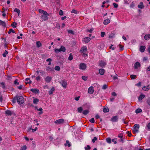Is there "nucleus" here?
Here are the masks:
<instances>
[{
    "label": "nucleus",
    "instance_id": "obj_33",
    "mask_svg": "<svg viewBox=\"0 0 150 150\" xmlns=\"http://www.w3.org/2000/svg\"><path fill=\"white\" fill-rule=\"evenodd\" d=\"M130 78L132 79H134L137 78V76L136 75L132 74L130 75Z\"/></svg>",
    "mask_w": 150,
    "mask_h": 150
},
{
    "label": "nucleus",
    "instance_id": "obj_30",
    "mask_svg": "<svg viewBox=\"0 0 150 150\" xmlns=\"http://www.w3.org/2000/svg\"><path fill=\"white\" fill-rule=\"evenodd\" d=\"M36 44L37 46L38 47H39L41 46L42 44L39 41H37L36 42Z\"/></svg>",
    "mask_w": 150,
    "mask_h": 150
},
{
    "label": "nucleus",
    "instance_id": "obj_40",
    "mask_svg": "<svg viewBox=\"0 0 150 150\" xmlns=\"http://www.w3.org/2000/svg\"><path fill=\"white\" fill-rule=\"evenodd\" d=\"M142 111V110L141 109L138 108L136 110L135 112L136 113H138L141 112Z\"/></svg>",
    "mask_w": 150,
    "mask_h": 150
},
{
    "label": "nucleus",
    "instance_id": "obj_21",
    "mask_svg": "<svg viewBox=\"0 0 150 150\" xmlns=\"http://www.w3.org/2000/svg\"><path fill=\"white\" fill-rule=\"evenodd\" d=\"M0 25H1L4 27H6V24L5 22L0 20Z\"/></svg>",
    "mask_w": 150,
    "mask_h": 150
},
{
    "label": "nucleus",
    "instance_id": "obj_32",
    "mask_svg": "<svg viewBox=\"0 0 150 150\" xmlns=\"http://www.w3.org/2000/svg\"><path fill=\"white\" fill-rule=\"evenodd\" d=\"M16 100L17 101V96H16L13 98L12 100V102L14 103L16 102Z\"/></svg>",
    "mask_w": 150,
    "mask_h": 150
},
{
    "label": "nucleus",
    "instance_id": "obj_27",
    "mask_svg": "<svg viewBox=\"0 0 150 150\" xmlns=\"http://www.w3.org/2000/svg\"><path fill=\"white\" fill-rule=\"evenodd\" d=\"M89 112V110H83L82 112L83 114L84 115H86Z\"/></svg>",
    "mask_w": 150,
    "mask_h": 150
},
{
    "label": "nucleus",
    "instance_id": "obj_48",
    "mask_svg": "<svg viewBox=\"0 0 150 150\" xmlns=\"http://www.w3.org/2000/svg\"><path fill=\"white\" fill-rule=\"evenodd\" d=\"M8 53V52L6 50H5L4 53L2 55L4 57H5L6 56V54H7Z\"/></svg>",
    "mask_w": 150,
    "mask_h": 150
},
{
    "label": "nucleus",
    "instance_id": "obj_53",
    "mask_svg": "<svg viewBox=\"0 0 150 150\" xmlns=\"http://www.w3.org/2000/svg\"><path fill=\"white\" fill-rule=\"evenodd\" d=\"M82 79L84 81H86L87 80L88 78L87 76H82Z\"/></svg>",
    "mask_w": 150,
    "mask_h": 150
},
{
    "label": "nucleus",
    "instance_id": "obj_35",
    "mask_svg": "<svg viewBox=\"0 0 150 150\" xmlns=\"http://www.w3.org/2000/svg\"><path fill=\"white\" fill-rule=\"evenodd\" d=\"M17 25V23H16L13 22L11 24V25L13 27V28H16Z\"/></svg>",
    "mask_w": 150,
    "mask_h": 150
},
{
    "label": "nucleus",
    "instance_id": "obj_34",
    "mask_svg": "<svg viewBox=\"0 0 150 150\" xmlns=\"http://www.w3.org/2000/svg\"><path fill=\"white\" fill-rule=\"evenodd\" d=\"M46 69L47 71H52L53 70V68L48 66L46 67Z\"/></svg>",
    "mask_w": 150,
    "mask_h": 150
},
{
    "label": "nucleus",
    "instance_id": "obj_28",
    "mask_svg": "<svg viewBox=\"0 0 150 150\" xmlns=\"http://www.w3.org/2000/svg\"><path fill=\"white\" fill-rule=\"evenodd\" d=\"M60 49L62 52H65L66 50L65 48L63 46H61Z\"/></svg>",
    "mask_w": 150,
    "mask_h": 150
},
{
    "label": "nucleus",
    "instance_id": "obj_60",
    "mask_svg": "<svg viewBox=\"0 0 150 150\" xmlns=\"http://www.w3.org/2000/svg\"><path fill=\"white\" fill-rule=\"evenodd\" d=\"M43 14V15H47L48 16H49V13H48L46 11H44Z\"/></svg>",
    "mask_w": 150,
    "mask_h": 150
},
{
    "label": "nucleus",
    "instance_id": "obj_37",
    "mask_svg": "<svg viewBox=\"0 0 150 150\" xmlns=\"http://www.w3.org/2000/svg\"><path fill=\"white\" fill-rule=\"evenodd\" d=\"M107 142L109 144L111 143V139L110 138L108 137L106 139Z\"/></svg>",
    "mask_w": 150,
    "mask_h": 150
},
{
    "label": "nucleus",
    "instance_id": "obj_51",
    "mask_svg": "<svg viewBox=\"0 0 150 150\" xmlns=\"http://www.w3.org/2000/svg\"><path fill=\"white\" fill-rule=\"evenodd\" d=\"M11 32H12L13 33H15V31L13 30L12 29H10L9 31L8 32V33L9 34H10Z\"/></svg>",
    "mask_w": 150,
    "mask_h": 150
},
{
    "label": "nucleus",
    "instance_id": "obj_56",
    "mask_svg": "<svg viewBox=\"0 0 150 150\" xmlns=\"http://www.w3.org/2000/svg\"><path fill=\"white\" fill-rule=\"evenodd\" d=\"M90 122L92 123H94L95 122L94 119L93 118H92L91 119L89 120Z\"/></svg>",
    "mask_w": 150,
    "mask_h": 150
},
{
    "label": "nucleus",
    "instance_id": "obj_23",
    "mask_svg": "<svg viewBox=\"0 0 150 150\" xmlns=\"http://www.w3.org/2000/svg\"><path fill=\"white\" fill-rule=\"evenodd\" d=\"M145 97V95L143 94H141L139 96L138 98V99L139 100H142L143 98Z\"/></svg>",
    "mask_w": 150,
    "mask_h": 150
},
{
    "label": "nucleus",
    "instance_id": "obj_64",
    "mask_svg": "<svg viewBox=\"0 0 150 150\" xmlns=\"http://www.w3.org/2000/svg\"><path fill=\"white\" fill-rule=\"evenodd\" d=\"M59 14L60 16H62L63 15V12L62 10H60L59 13Z\"/></svg>",
    "mask_w": 150,
    "mask_h": 150
},
{
    "label": "nucleus",
    "instance_id": "obj_20",
    "mask_svg": "<svg viewBox=\"0 0 150 150\" xmlns=\"http://www.w3.org/2000/svg\"><path fill=\"white\" fill-rule=\"evenodd\" d=\"M110 20L109 19H107L104 21L103 23L105 25H107L110 23Z\"/></svg>",
    "mask_w": 150,
    "mask_h": 150
},
{
    "label": "nucleus",
    "instance_id": "obj_49",
    "mask_svg": "<svg viewBox=\"0 0 150 150\" xmlns=\"http://www.w3.org/2000/svg\"><path fill=\"white\" fill-rule=\"evenodd\" d=\"M91 148V147L88 145H87L86 147H85V150H89Z\"/></svg>",
    "mask_w": 150,
    "mask_h": 150
},
{
    "label": "nucleus",
    "instance_id": "obj_6",
    "mask_svg": "<svg viewBox=\"0 0 150 150\" xmlns=\"http://www.w3.org/2000/svg\"><path fill=\"white\" fill-rule=\"evenodd\" d=\"M87 50L86 47V46H84L81 48V49L80 50V52L84 53V52H86Z\"/></svg>",
    "mask_w": 150,
    "mask_h": 150
},
{
    "label": "nucleus",
    "instance_id": "obj_57",
    "mask_svg": "<svg viewBox=\"0 0 150 150\" xmlns=\"http://www.w3.org/2000/svg\"><path fill=\"white\" fill-rule=\"evenodd\" d=\"M93 30V28H92L90 30H87V32H89V33H91Z\"/></svg>",
    "mask_w": 150,
    "mask_h": 150
},
{
    "label": "nucleus",
    "instance_id": "obj_25",
    "mask_svg": "<svg viewBox=\"0 0 150 150\" xmlns=\"http://www.w3.org/2000/svg\"><path fill=\"white\" fill-rule=\"evenodd\" d=\"M54 90V88L53 87H52L51 90L49 91V93L50 95L52 94L53 93Z\"/></svg>",
    "mask_w": 150,
    "mask_h": 150
},
{
    "label": "nucleus",
    "instance_id": "obj_9",
    "mask_svg": "<svg viewBox=\"0 0 150 150\" xmlns=\"http://www.w3.org/2000/svg\"><path fill=\"white\" fill-rule=\"evenodd\" d=\"M30 91L35 93H40L39 90L36 89L32 88L31 89Z\"/></svg>",
    "mask_w": 150,
    "mask_h": 150
},
{
    "label": "nucleus",
    "instance_id": "obj_7",
    "mask_svg": "<svg viewBox=\"0 0 150 150\" xmlns=\"http://www.w3.org/2000/svg\"><path fill=\"white\" fill-rule=\"evenodd\" d=\"M52 80V77L49 76H48L45 78V80L46 82L49 83Z\"/></svg>",
    "mask_w": 150,
    "mask_h": 150
},
{
    "label": "nucleus",
    "instance_id": "obj_39",
    "mask_svg": "<svg viewBox=\"0 0 150 150\" xmlns=\"http://www.w3.org/2000/svg\"><path fill=\"white\" fill-rule=\"evenodd\" d=\"M60 50V48L59 49H54V51H55V52L56 53H58L59 52H62L61 50Z\"/></svg>",
    "mask_w": 150,
    "mask_h": 150
},
{
    "label": "nucleus",
    "instance_id": "obj_13",
    "mask_svg": "<svg viewBox=\"0 0 150 150\" xmlns=\"http://www.w3.org/2000/svg\"><path fill=\"white\" fill-rule=\"evenodd\" d=\"M118 120V118L117 116H113L111 118V120L112 122H115L117 121Z\"/></svg>",
    "mask_w": 150,
    "mask_h": 150
},
{
    "label": "nucleus",
    "instance_id": "obj_15",
    "mask_svg": "<svg viewBox=\"0 0 150 150\" xmlns=\"http://www.w3.org/2000/svg\"><path fill=\"white\" fill-rule=\"evenodd\" d=\"M146 48V47L144 46H141L140 47V51L142 52H144Z\"/></svg>",
    "mask_w": 150,
    "mask_h": 150
},
{
    "label": "nucleus",
    "instance_id": "obj_42",
    "mask_svg": "<svg viewBox=\"0 0 150 150\" xmlns=\"http://www.w3.org/2000/svg\"><path fill=\"white\" fill-rule=\"evenodd\" d=\"M103 111L104 112H109V109L108 108H104L103 109Z\"/></svg>",
    "mask_w": 150,
    "mask_h": 150
},
{
    "label": "nucleus",
    "instance_id": "obj_63",
    "mask_svg": "<svg viewBox=\"0 0 150 150\" xmlns=\"http://www.w3.org/2000/svg\"><path fill=\"white\" fill-rule=\"evenodd\" d=\"M139 131V130L138 129H134L133 131V132H134V133H137Z\"/></svg>",
    "mask_w": 150,
    "mask_h": 150
},
{
    "label": "nucleus",
    "instance_id": "obj_31",
    "mask_svg": "<svg viewBox=\"0 0 150 150\" xmlns=\"http://www.w3.org/2000/svg\"><path fill=\"white\" fill-rule=\"evenodd\" d=\"M14 11L17 12L18 13V16H19L20 13V10L19 9L16 8L14 9Z\"/></svg>",
    "mask_w": 150,
    "mask_h": 150
},
{
    "label": "nucleus",
    "instance_id": "obj_61",
    "mask_svg": "<svg viewBox=\"0 0 150 150\" xmlns=\"http://www.w3.org/2000/svg\"><path fill=\"white\" fill-rule=\"evenodd\" d=\"M107 86L106 84H105L103 85L102 87V89H105L107 88Z\"/></svg>",
    "mask_w": 150,
    "mask_h": 150
},
{
    "label": "nucleus",
    "instance_id": "obj_19",
    "mask_svg": "<svg viewBox=\"0 0 150 150\" xmlns=\"http://www.w3.org/2000/svg\"><path fill=\"white\" fill-rule=\"evenodd\" d=\"M91 40V38L89 37H86L84 38V41L86 43L88 42Z\"/></svg>",
    "mask_w": 150,
    "mask_h": 150
},
{
    "label": "nucleus",
    "instance_id": "obj_4",
    "mask_svg": "<svg viewBox=\"0 0 150 150\" xmlns=\"http://www.w3.org/2000/svg\"><path fill=\"white\" fill-rule=\"evenodd\" d=\"M106 65V63L105 62L101 60L99 63V66L101 67H104Z\"/></svg>",
    "mask_w": 150,
    "mask_h": 150
},
{
    "label": "nucleus",
    "instance_id": "obj_3",
    "mask_svg": "<svg viewBox=\"0 0 150 150\" xmlns=\"http://www.w3.org/2000/svg\"><path fill=\"white\" fill-rule=\"evenodd\" d=\"M64 120L62 119L57 120L54 122V123L57 125L62 124L64 122Z\"/></svg>",
    "mask_w": 150,
    "mask_h": 150
},
{
    "label": "nucleus",
    "instance_id": "obj_12",
    "mask_svg": "<svg viewBox=\"0 0 150 150\" xmlns=\"http://www.w3.org/2000/svg\"><path fill=\"white\" fill-rule=\"evenodd\" d=\"M6 114L8 115H11L13 113V112L10 110H7L5 111Z\"/></svg>",
    "mask_w": 150,
    "mask_h": 150
},
{
    "label": "nucleus",
    "instance_id": "obj_55",
    "mask_svg": "<svg viewBox=\"0 0 150 150\" xmlns=\"http://www.w3.org/2000/svg\"><path fill=\"white\" fill-rule=\"evenodd\" d=\"M54 69L56 70L59 71L60 70V67L59 66H56L54 68Z\"/></svg>",
    "mask_w": 150,
    "mask_h": 150
},
{
    "label": "nucleus",
    "instance_id": "obj_45",
    "mask_svg": "<svg viewBox=\"0 0 150 150\" xmlns=\"http://www.w3.org/2000/svg\"><path fill=\"white\" fill-rule=\"evenodd\" d=\"M146 103L148 105L150 106V97L148 98L146 100Z\"/></svg>",
    "mask_w": 150,
    "mask_h": 150
},
{
    "label": "nucleus",
    "instance_id": "obj_50",
    "mask_svg": "<svg viewBox=\"0 0 150 150\" xmlns=\"http://www.w3.org/2000/svg\"><path fill=\"white\" fill-rule=\"evenodd\" d=\"M27 149V147L25 145L21 147V150H26Z\"/></svg>",
    "mask_w": 150,
    "mask_h": 150
},
{
    "label": "nucleus",
    "instance_id": "obj_2",
    "mask_svg": "<svg viewBox=\"0 0 150 150\" xmlns=\"http://www.w3.org/2000/svg\"><path fill=\"white\" fill-rule=\"evenodd\" d=\"M79 69L82 70H85L86 68V64L84 63H81L80 64L79 67Z\"/></svg>",
    "mask_w": 150,
    "mask_h": 150
},
{
    "label": "nucleus",
    "instance_id": "obj_14",
    "mask_svg": "<svg viewBox=\"0 0 150 150\" xmlns=\"http://www.w3.org/2000/svg\"><path fill=\"white\" fill-rule=\"evenodd\" d=\"M47 15H42V16L41 18L44 21H45L48 20V17L47 16Z\"/></svg>",
    "mask_w": 150,
    "mask_h": 150
},
{
    "label": "nucleus",
    "instance_id": "obj_41",
    "mask_svg": "<svg viewBox=\"0 0 150 150\" xmlns=\"http://www.w3.org/2000/svg\"><path fill=\"white\" fill-rule=\"evenodd\" d=\"M134 129H139V126L138 124H135L134 126Z\"/></svg>",
    "mask_w": 150,
    "mask_h": 150
},
{
    "label": "nucleus",
    "instance_id": "obj_10",
    "mask_svg": "<svg viewBox=\"0 0 150 150\" xmlns=\"http://www.w3.org/2000/svg\"><path fill=\"white\" fill-rule=\"evenodd\" d=\"M150 89V85H148L147 86H144L142 88V89L144 91H148Z\"/></svg>",
    "mask_w": 150,
    "mask_h": 150
},
{
    "label": "nucleus",
    "instance_id": "obj_52",
    "mask_svg": "<svg viewBox=\"0 0 150 150\" xmlns=\"http://www.w3.org/2000/svg\"><path fill=\"white\" fill-rule=\"evenodd\" d=\"M37 129H38V128L37 127H36L34 129H32L31 128H30L29 129V131H30V130H33V132H34V131H36L37 130Z\"/></svg>",
    "mask_w": 150,
    "mask_h": 150
},
{
    "label": "nucleus",
    "instance_id": "obj_1",
    "mask_svg": "<svg viewBox=\"0 0 150 150\" xmlns=\"http://www.w3.org/2000/svg\"><path fill=\"white\" fill-rule=\"evenodd\" d=\"M23 97L21 96H17V102L19 104H23L24 102Z\"/></svg>",
    "mask_w": 150,
    "mask_h": 150
},
{
    "label": "nucleus",
    "instance_id": "obj_17",
    "mask_svg": "<svg viewBox=\"0 0 150 150\" xmlns=\"http://www.w3.org/2000/svg\"><path fill=\"white\" fill-rule=\"evenodd\" d=\"M99 72L100 75H103L104 74L105 70L103 69H101L99 70Z\"/></svg>",
    "mask_w": 150,
    "mask_h": 150
},
{
    "label": "nucleus",
    "instance_id": "obj_26",
    "mask_svg": "<svg viewBox=\"0 0 150 150\" xmlns=\"http://www.w3.org/2000/svg\"><path fill=\"white\" fill-rule=\"evenodd\" d=\"M64 145L65 146H68L69 147L71 146V145L69 142V141L68 140H67L66 141V143Z\"/></svg>",
    "mask_w": 150,
    "mask_h": 150
},
{
    "label": "nucleus",
    "instance_id": "obj_47",
    "mask_svg": "<svg viewBox=\"0 0 150 150\" xmlns=\"http://www.w3.org/2000/svg\"><path fill=\"white\" fill-rule=\"evenodd\" d=\"M119 46L120 47V51H122L123 50V47L121 45L119 44Z\"/></svg>",
    "mask_w": 150,
    "mask_h": 150
},
{
    "label": "nucleus",
    "instance_id": "obj_44",
    "mask_svg": "<svg viewBox=\"0 0 150 150\" xmlns=\"http://www.w3.org/2000/svg\"><path fill=\"white\" fill-rule=\"evenodd\" d=\"M73 58V56L71 53L70 54L69 57H68V59L69 60H71Z\"/></svg>",
    "mask_w": 150,
    "mask_h": 150
},
{
    "label": "nucleus",
    "instance_id": "obj_62",
    "mask_svg": "<svg viewBox=\"0 0 150 150\" xmlns=\"http://www.w3.org/2000/svg\"><path fill=\"white\" fill-rule=\"evenodd\" d=\"M113 5L115 8H117L118 7V4L115 3L113 4Z\"/></svg>",
    "mask_w": 150,
    "mask_h": 150
},
{
    "label": "nucleus",
    "instance_id": "obj_38",
    "mask_svg": "<svg viewBox=\"0 0 150 150\" xmlns=\"http://www.w3.org/2000/svg\"><path fill=\"white\" fill-rule=\"evenodd\" d=\"M78 111L80 113L82 112L83 110V108L81 107H80L78 108Z\"/></svg>",
    "mask_w": 150,
    "mask_h": 150
},
{
    "label": "nucleus",
    "instance_id": "obj_22",
    "mask_svg": "<svg viewBox=\"0 0 150 150\" xmlns=\"http://www.w3.org/2000/svg\"><path fill=\"white\" fill-rule=\"evenodd\" d=\"M144 39L146 40H148L150 38V34H147L145 35Z\"/></svg>",
    "mask_w": 150,
    "mask_h": 150
},
{
    "label": "nucleus",
    "instance_id": "obj_5",
    "mask_svg": "<svg viewBox=\"0 0 150 150\" xmlns=\"http://www.w3.org/2000/svg\"><path fill=\"white\" fill-rule=\"evenodd\" d=\"M59 83L61 84L62 86L64 88H66L67 85V83L65 80H63L61 81Z\"/></svg>",
    "mask_w": 150,
    "mask_h": 150
},
{
    "label": "nucleus",
    "instance_id": "obj_8",
    "mask_svg": "<svg viewBox=\"0 0 150 150\" xmlns=\"http://www.w3.org/2000/svg\"><path fill=\"white\" fill-rule=\"evenodd\" d=\"M137 7L138 8L141 9H142L144 8V6L143 4V3L142 2H141L138 5Z\"/></svg>",
    "mask_w": 150,
    "mask_h": 150
},
{
    "label": "nucleus",
    "instance_id": "obj_59",
    "mask_svg": "<svg viewBox=\"0 0 150 150\" xmlns=\"http://www.w3.org/2000/svg\"><path fill=\"white\" fill-rule=\"evenodd\" d=\"M18 80L17 79H16L14 82V83L15 84H17V85H18L19 84V83L18 82Z\"/></svg>",
    "mask_w": 150,
    "mask_h": 150
},
{
    "label": "nucleus",
    "instance_id": "obj_58",
    "mask_svg": "<svg viewBox=\"0 0 150 150\" xmlns=\"http://www.w3.org/2000/svg\"><path fill=\"white\" fill-rule=\"evenodd\" d=\"M97 140V139L96 137H93V139L92 140V142L93 143H94Z\"/></svg>",
    "mask_w": 150,
    "mask_h": 150
},
{
    "label": "nucleus",
    "instance_id": "obj_11",
    "mask_svg": "<svg viewBox=\"0 0 150 150\" xmlns=\"http://www.w3.org/2000/svg\"><path fill=\"white\" fill-rule=\"evenodd\" d=\"M93 88L92 86L90 87L88 90V92L89 93H93Z\"/></svg>",
    "mask_w": 150,
    "mask_h": 150
},
{
    "label": "nucleus",
    "instance_id": "obj_54",
    "mask_svg": "<svg viewBox=\"0 0 150 150\" xmlns=\"http://www.w3.org/2000/svg\"><path fill=\"white\" fill-rule=\"evenodd\" d=\"M38 111H40L41 112H40L39 113V114H42V113H43V112H42V108H40L39 109H38Z\"/></svg>",
    "mask_w": 150,
    "mask_h": 150
},
{
    "label": "nucleus",
    "instance_id": "obj_46",
    "mask_svg": "<svg viewBox=\"0 0 150 150\" xmlns=\"http://www.w3.org/2000/svg\"><path fill=\"white\" fill-rule=\"evenodd\" d=\"M134 6V3L133 2H132V3L130 5V6L131 8H133Z\"/></svg>",
    "mask_w": 150,
    "mask_h": 150
},
{
    "label": "nucleus",
    "instance_id": "obj_18",
    "mask_svg": "<svg viewBox=\"0 0 150 150\" xmlns=\"http://www.w3.org/2000/svg\"><path fill=\"white\" fill-rule=\"evenodd\" d=\"M39 101V100L36 98H35L33 100V103L35 104H37Z\"/></svg>",
    "mask_w": 150,
    "mask_h": 150
},
{
    "label": "nucleus",
    "instance_id": "obj_36",
    "mask_svg": "<svg viewBox=\"0 0 150 150\" xmlns=\"http://www.w3.org/2000/svg\"><path fill=\"white\" fill-rule=\"evenodd\" d=\"M71 13L77 14L79 13V12L74 9H73L71 11Z\"/></svg>",
    "mask_w": 150,
    "mask_h": 150
},
{
    "label": "nucleus",
    "instance_id": "obj_29",
    "mask_svg": "<svg viewBox=\"0 0 150 150\" xmlns=\"http://www.w3.org/2000/svg\"><path fill=\"white\" fill-rule=\"evenodd\" d=\"M0 85L2 88L3 89H5L6 88L5 85V83L4 82H1L0 83Z\"/></svg>",
    "mask_w": 150,
    "mask_h": 150
},
{
    "label": "nucleus",
    "instance_id": "obj_43",
    "mask_svg": "<svg viewBox=\"0 0 150 150\" xmlns=\"http://www.w3.org/2000/svg\"><path fill=\"white\" fill-rule=\"evenodd\" d=\"M68 32L69 33L71 34L72 35L74 34V32L72 30H67Z\"/></svg>",
    "mask_w": 150,
    "mask_h": 150
},
{
    "label": "nucleus",
    "instance_id": "obj_24",
    "mask_svg": "<svg viewBox=\"0 0 150 150\" xmlns=\"http://www.w3.org/2000/svg\"><path fill=\"white\" fill-rule=\"evenodd\" d=\"M25 81H29V82H25V83L27 84H30V83H32V81H30V78H27L26 79H25Z\"/></svg>",
    "mask_w": 150,
    "mask_h": 150
},
{
    "label": "nucleus",
    "instance_id": "obj_16",
    "mask_svg": "<svg viewBox=\"0 0 150 150\" xmlns=\"http://www.w3.org/2000/svg\"><path fill=\"white\" fill-rule=\"evenodd\" d=\"M134 68L137 69L138 67L140 66V64L139 62H137L134 64Z\"/></svg>",
    "mask_w": 150,
    "mask_h": 150
}]
</instances>
